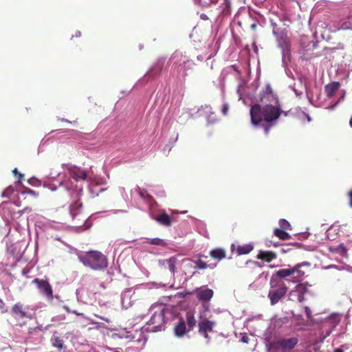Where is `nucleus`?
<instances>
[{
  "label": "nucleus",
  "mask_w": 352,
  "mask_h": 352,
  "mask_svg": "<svg viewBox=\"0 0 352 352\" xmlns=\"http://www.w3.org/2000/svg\"><path fill=\"white\" fill-rule=\"evenodd\" d=\"M272 99H275L272 89L270 85H267L265 89L260 94V102L267 103L271 102Z\"/></svg>",
  "instance_id": "dca6fc26"
},
{
  "label": "nucleus",
  "mask_w": 352,
  "mask_h": 352,
  "mask_svg": "<svg viewBox=\"0 0 352 352\" xmlns=\"http://www.w3.org/2000/svg\"><path fill=\"white\" fill-rule=\"evenodd\" d=\"M336 251L337 253L340 254V255L343 256H347V250L346 247L342 244H340L336 248Z\"/></svg>",
  "instance_id": "473e14b6"
},
{
  "label": "nucleus",
  "mask_w": 352,
  "mask_h": 352,
  "mask_svg": "<svg viewBox=\"0 0 352 352\" xmlns=\"http://www.w3.org/2000/svg\"><path fill=\"white\" fill-rule=\"evenodd\" d=\"M278 43L279 47H280L283 50H287L289 47V43L288 41V38L286 36H280L278 38Z\"/></svg>",
  "instance_id": "cd10ccee"
},
{
  "label": "nucleus",
  "mask_w": 352,
  "mask_h": 352,
  "mask_svg": "<svg viewBox=\"0 0 352 352\" xmlns=\"http://www.w3.org/2000/svg\"><path fill=\"white\" fill-rule=\"evenodd\" d=\"M23 193L30 194V195H32L34 197H36L38 195V194L35 191H34L32 189L28 188H26L25 189V191H24Z\"/></svg>",
  "instance_id": "4c0bfd02"
},
{
  "label": "nucleus",
  "mask_w": 352,
  "mask_h": 352,
  "mask_svg": "<svg viewBox=\"0 0 352 352\" xmlns=\"http://www.w3.org/2000/svg\"><path fill=\"white\" fill-rule=\"evenodd\" d=\"M216 325V322L209 320L208 319H204L198 323V332L206 340V342L209 343L210 338L209 333L214 332V327Z\"/></svg>",
  "instance_id": "423d86ee"
},
{
  "label": "nucleus",
  "mask_w": 352,
  "mask_h": 352,
  "mask_svg": "<svg viewBox=\"0 0 352 352\" xmlns=\"http://www.w3.org/2000/svg\"><path fill=\"white\" fill-rule=\"evenodd\" d=\"M14 191V188L12 186H9L3 190L1 196L2 197L10 198Z\"/></svg>",
  "instance_id": "c756f323"
},
{
  "label": "nucleus",
  "mask_w": 352,
  "mask_h": 352,
  "mask_svg": "<svg viewBox=\"0 0 352 352\" xmlns=\"http://www.w3.org/2000/svg\"><path fill=\"white\" fill-rule=\"evenodd\" d=\"M294 270L291 268L280 269L276 272L272 276H275L277 279L281 280L288 276L294 275Z\"/></svg>",
  "instance_id": "6ab92c4d"
},
{
  "label": "nucleus",
  "mask_w": 352,
  "mask_h": 352,
  "mask_svg": "<svg viewBox=\"0 0 352 352\" xmlns=\"http://www.w3.org/2000/svg\"><path fill=\"white\" fill-rule=\"evenodd\" d=\"M339 87L340 83L338 82H333L332 83L326 85L324 90L327 97H333Z\"/></svg>",
  "instance_id": "4be33fe9"
},
{
  "label": "nucleus",
  "mask_w": 352,
  "mask_h": 352,
  "mask_svg": "<svg viewBox=\"0 0 352 352\" xmlns=\"http://www.w3.org/2000/svg\"><path fill=\"white\" fill-rule=\"evenodd\" d=\"M287 251H288V250H286V249H282V250H281V252H282L283 253H285V252H287Z\"/></svg>",
  "instance_id": "864d4df0"
},
{
  "label": "nucleus",
  "mask_w": 352,
  "mask_h": 352,
  "mask_svg": "<svg viewBox=\"0 0 352 352\" xmlns=\"http://www.w3.org/2000/svg\"><path fill=\"white\" fill-rule=\"evenodd\" d=\"M0 303L1 304V305H0V311L2 314H4L6 312H7L8 309H6V306H5V304L1 301L0 300Z\"/></svg>",
  "instance_id": "58836bf2"
},
{
  "label": "nucleus",
  "mask_w": 352,
  "mask_h": 352,
  "mask_svg": "<svg viewBox=\"0 0 352 352\" xmlns=\"http://www.w3.org/2000/svg\"><path fill=\"white\" fill-rule=\"evenodd\" d=\"M273 126V125H270V124H268V125H267V126H265L264 127V131H265V133L266 135H268V133H269V132H270V128H271V126Z\"/></svg>",
  "instance_id": "79ce46f5"
},
{
  "label": "nucleus",
  "mask_w": 352,
  "mask_h": 352,
  "mask_svg": "<svg viewBox=\"0 0 352 352\" xmlns=\"http://www.w3.org/2000/svg\"><path fill=\"white\" fill-rule=\"evenodd\" d=\"M32 283L36 284L38 289L49 300L53 299V290L51 285L47 280L34 278Z\"/></svg>",
  "instance_id": "6e6552de"
},
{
  "label": "nucleus",
  "mask_w": 352,
  "mask_h": 352,
  "mask_svg": "<svg viewBox=\"0 0 352 352\" xmlns=\"http://www.w3.org/2000/svg\"><path fill=\"white\" fill-rule=\"evenodd\" d=\"M349 125L352 128V116H351V118L350 119V121H349Z\"/></svg>",
  "instance_id": "603ef678"
},
{
  "label": "nucleus",
  "mask_w": 352,
  "mask_h": 352,
  "mask_svg": "<svg viewBox=\"0 0 352 352\" xmlns=\"http://www.w3.org/2000/svg\"><path fill=\"white\" fill-rule=\"evenodd\" d=\"M210 256L214 259L220 261L226 258V252L223 248H217L210 251Z\"/></svg>",
  "instance_id": "a211bd4d"
},
{
  "label": "nucleus",
  "mask_w": 352,
  "mask_h": 352,
  "mask_svg": "<svg viewBox=\"0 0 352 352\" xmlns=\"http://www.w3.org/2000/svg\"><path fill=\"white\" fill-rule=\"evenodd\" d=\"M43 329L41 327H29L28 329V337L27 339L32 338V336L33 335H38L40 336Z\"/></svg>",
  "instance_id": "c85d7f7f"
},
{
  "label": "nucleus",
  "mask_w": 352,
  "mask_h": 352,
  "mask_svg": "<svg viewBox=\"0 0 352 352\" xmlns=\"http://www.w3.org/2000/svg\"><path fill=\"white\" fill-rule=\"evenodd\" d=\"M165 313L162 309L160 311H155L146 324V329L151 332H157L161 331L165 325Z\"/></svg>",
  "instance_id": "39448f33"
},
{
  "label": "nucleus",
  "mask_w": 352,
  "mask_h": 352,
  "mask_svg": "<svg viewBox=\"0 0 352 352\" xmlns=\"http://www.w3.org/2000/svg\"><path fill=\"white\" fill-rule=\"evenodd\" d=\"M215 54H216V50H213L210 52V54H209V56H208V58H207V61H208L209 60H210V59H211V58L215 55ZM207 64H208V62H207Z\"/></svg>",
  "instance_id": "37998d69"
},
{
  "label": "nucleus",
  "mask_w": 352,
  "mask_h": 352,
  "mask_svg": "<svg viewBox=\"0 0 352 352\" xmlns=\"http://www.w3.org/2000/svg\"><path fill=\"white\" fill-rule=\"evenodd\" d=\"M202 257L207 258V256L199 255L198 260L197 261H195V265L194 267L195 269L205 270V269H207L208 267L213 269L216 267L215 264L214 265L208 264L206 262H205L202 259Z\"/></svg>",
  "instance_id": "aec40b11"
},
{
  "label": "nucleus",
  "mask_w": 352,
  "mask_h": 352,
  "mask_svg": "<svg viewBox=\"0 0 352 352\" xmlns=\"http://www.w3.org/2000/svg\"><path fill=\"white\" fill-rule=\"evenodd\" d=\"M148 243L155 245L165 246L166 245V242H164V240L159 238L148 239Z\"/></svg>",
  "instance_id": "2f4dec72"
},
{
  "label": "nucleus",
  "mask_w": 352,
  "mask_h": 352,
  "mask_svg": "<svg viewBox=\"0 0 352 352\" xmlns=\"http://www.w3.org/2000/svg\"><path fill=\"white\" fill-rule=\"evenodd\" d=\"M213 61H214V60H212V63ZM210 68H211V69H212V68H213V67H212V63L211 64Z\"/></svg>",
  "instance_id": "052dcab7"
},
{
  "label": "nucleus",
  "mask_w": 352,
  "mask_h": 352,
  "mask_svg": "<svg viewBox=\"0 0 352 352\" xmlns=\"http://www.w3.org/2000/svg\"><path fill=\"white\" fill-rule=\"evenodd\" d=\"M32 181V179H29L28 182H29V184H30L31 185H33V183Z\"/></svg>",
  "instance_id": "6e6d98bb"
},
{
  "label": "nucleus",
  "mask_w": 352,
  "mask_h": 352,
  "mask_svg": "<svg viewBox=\"0 0 352 352\" xmlns=\"http://www.w3.org/2000/svg\"><path fill=\"white\" fill-rule=\"evenodd\" d=\"M251 27H252V29H254L256 27V24H252Z\"/></svg>",
  "instance_id": "5fc2aeb1"
},
{
  "label": "nucleus",
  "mask_w": 352,
  "mask_h": 352,
  "mask_svg": "<svg viewBox=\"0 0 352 352\" xmlns=\"http://www.w3.org/2000/svg\"><path fill=\"white\" fill-rule=\"evenodd\" d=\"M183 261H184V262H185V261H188V262H189V263H190V259L185 258V259H184V260H183Z\"/></svg>",
  "instance_id": "4d7b16f0"
},
{
  "label": "nucleus",
  "mask_w": 352,
  "mask_h": 352,
  "mask_svg": "<svg viewBox=\"0 0 352 352\" xmlns=\"http://www.w3.org/2000/svg\"><path fill=\"white\" fill-rule=\"evenodd\" d=\"M10 314L14 320L13 324L20 327L26 324V319L32 318L29 306L21 302L15 303L11 307Z\"/></svg>",
  "instance_id": "7ed1b4c3"
},
{
  "label": "nucleus",
  "mask_w": 352,
  "mask_h": 352,
  "mask_svg": "<svg viewBox=\"0 0 352 352\" xmlns=\"http://www.w3.org/2000/svg\"><path fill=\"white\" fill-rule=\"evenodd\" d=\"M186 324L188 331H192L196 326L197 320L194 314L191 311H188L186 314Z\"/></svg>",
  "instance_id": "5701e85b"
},
{
  "label": "nucleus",
  "mask_w": 352,
  "mask_h": 352,
  "mask_svg": "<svg viewBox=\"0 0 352 352\" xmlns=\"http://www.w3.org/2000/svg\"><path fill=\"white\" fill-rule=\"evenodd\" d=\"M195 63L191 60H187L177 67V72L182 74L184 78L192 74L194 72Z\"/></svg>",
  "instance_id": "1a4fd4ad"
},
{
  "label": "nucleus",
  "mask_w": 352,
  "mask_h": 352,
  "mask_svg": "<svg viewBox=\"0 0 352 352\" xmlns=\"http://www.w3.org/2000/svg\"><path fill=\"white\" fill-rule=\"evenodd\" d=\"M270 289L267 296L270 300V304L274 305L286 295L288 287L284 281L277 279L275 276L270 278Z\"/></svg>",
  "instance_id": "f03ea898"
},
{
  "label": "nucleus",
  "mask_w": 352,
  "mask_h": 352,
  "mask_svg": "<svg viewBox=\"0 0 352 352\" xmlns=\"http://www.w3.org/2000/svg\"><path fill=\"white\" fill-rule=\"evenodd\" d=\"M279 226L280 228L284 229L285 230H291V225L286 219H280Z\"/></svg>",
  "instance_id": "72a5a7b5"
},
{
  "label": "nucleus",
  "mask_w": 352,
  "mask_h": 352,
  "mask_svg": "<svg viewBox=\"0 0 352 352\" xmlns=\"http://www.w3.org/2000/svg\"><path fill=\"white\" fill-rule=\"evenodd\" d=\"M197 58L200 61H202L204 60V57L201 55L197 56Z\"/></svg>",
  "instance_id": "8fccbe9b"
},
{
  "label": "nucleus",
  "mask_w": 352,
  "mask_h": 352,
  "mask_svg": "<svg viewBox=\"0 0 352 352\" xmlns=\"http://www.w3.org/2000/svg\"><path fill=\"white\" fill-rule=\"evenodd\" d=\"M340 29L347 30H352V10L350 11V15L340 25Z\"/></svg>",
  "instance_id": "bb28decb"
},
{
  "label": "nucleus",
  "mask_w": 352,
  "mask_h": 352,
  "mask_svg": "<svg viewBox=\"0 0 352 352\" xmlns=\"http://www.w3.org/2000/svg\"><path fill=\"white\" fill-rule=\"evenodd\" d=\"M50 341L52 346L57 348L58 350H62L64 348L63 339L58 336L56 333L52 335Z\"/></svg>",
  "instance_id": "b1692460"
},
{
  "label": "nucleus",
  "mask_w": 352,
  "mask_h": 352,
  "mask_svg": "<svg viewBox=\"0 0 352 352\" xmlns=\"http://www.w3.org/2000/svg\"><path fill=\"white\" fill-rule=\"evenodd\" d=\"M274 234L281 240H287L291 238L290 235L286 232L285 230L280 228L274 229Z\"/></svg>",
  "instance_id": "a878e982"
},
{
  "label": "nucleus",
  "mask_w": 352,
  "mask_h": 352,
  "mask_svg": "<svg viewBox=\"0 0 352 352\" xmlns=\"http://www.w3.org/2000/svg\"><path fill=\"white\" fill-rule=\"evenodd\" d=\"M229 110V105L227 103L223 104L221 111L224 116H227Z\"/></svg>",
  "instance_id": "c9c22d12"
},
{
  "label": "nucleus",
  "mask_w": 352,
  "mask_h": 352,
  "mask_svg": "<svg viewBox=\"0 0 352 352\" xmlns=\"http://www.w3.org/2000/svg\"><path fill=\"white\" fill-rule=\"evenodd\" d=\"M159 263L165 269L169 270L172 274H175L177 272V265L179 263V261L177 257L171 256L168 259L160 260Z\"/></svg>",
  "instance_id": "9b49d317"
},
{
  "label": "nucleus",
  "mask_w": 352,
  "mask_h": 352,
  "mask_svg": "<svg viewBox=\"0 0 352 352\" xmlns=\"http://www.w3.org/2000/svg\"><path fill=\"white\" fill-rule=\"evenodd\" d=\"M242 340H243V342H247V340L245 339V338H244V337H243V338H242Z\"/></svg>",
  "instance_id": "13d9d810"
},
{
  "label": "nucleus",
  "mask_w": 352,
  "mask_h": 352,
  "mask_svg": "<svg viewBox=\"0 0 352 352\" xmlns=\"http://www.w3.org/2000/svg\"><path fill=\"white\" fill-rule=\"evenodd\" d=\"M154 219L160 225L165 227H170L172 223L175 221L173 217L169 216L165 212H162L159 215L154 217Z\"/></svg>",
  "instance_id": "ddd939ff"
},
{
  "label": "nucleus",
  "mask_w": 352,
  "mask_h": 352,
  "mask_svg": "<svg viewBox=\"0 0 352 352\" xmlns=\"http://www.w3.org/2000/svg\"><path fill=\"white\" fill-rule=\"evenodd\" d=\"M95 316H96L97 318H100V319H101V320H102L106 321L107 322H109V320L108 318H104V317L100 316H98V315H96V314H95Z\"/></svg>",
  "instance_id": "09e8293b"
},
{
  "label": "nucleus",
  "mask_w": 352,
  "mask_h": 352,
  "mask_svg": "<svg viewBox=\"0 0 352 352\" xmlns=\"http://www.w3.org/2000/svg\"><path fill=\"white\" fill-rule=\"evenodd\" d=\"M188 327L186 324V321L184 318H179L178 321L174 324V333L178 338L183 337L187 332Z\"/></svg>",
  "instance_id": "f8f14e48"
},
{
  "label": "nucleus",
  "mask_w": 352,
  "mask_h": 352,
  "mask_svg": "<svg viewBox=\"0 0 352 352\" xmlns=\"http://www.w3.org/2000/svg\"><path fill=\"white\" fill-rule=\"evenodd\" d=\"M60 186H65L67 190L72 188V185L69 184L68 181L62 182L59 184Z\"/></svg>",
  "instance_id": "f704fd0d"
},
{
  "label": "nucleus",
  "mask_w": 352,
  "mask_h": 352,
  "mask_svg": "<svg viewBox=\"0 0 352 352\" xmlns=\"http://www.w3.org/2000/svg\"><path fill=\"white\" fill-rule=\"evenodd\" d=\"M298 343V338H282L275 342V346L282 352H290Z\"/></svg>",
  "instance_id": "0eeeda50"
},
{
  "label": "nucleus",
  "mask_w": 352,
  "mask_h": 352,
  "mask_svg": "<svg viewBox=\"0 0 352 352\" xmlns=\"http://www.w3.org/2000/svg\"><path fill=\"white\" fill-rule=\"evenodd\" d=\"M296 292L297 293L305 294L308 292V286L307 284L305 283H300L297 285L296 287Z\"/></svg>",
  "instance_id": "7c9ffc66"
},
{
  "label": "nucleus",
  "mask_w": 352,
  "mask_h": 352,
  "mask_svg": "<svg viewBox=\"0 0 352 352\" xmlns=\"http://www.w3.org/2000/svg\"><path fill=\"white\" fill-rule=\"evenodd\" d=\"M59 120L62 122H66V123H69V124H72L74 125H77L78 124V121H77V119L75 120H73V121H69L67 119H65V118H61V119H59Z\"/></svg>",
  "instance_id": "e433bc0d"
},
{
  "label": "nucleus",
  "mask_w": 352,
  "mask_h": 352,
  "mask_svg": "<svg viewBox=\"0 0 352 352\" xmlns=\"http://www.w3.org/2000/svg\"><path fill=\"white\" fill-rule=\"evenodd\" d=\"M297 298H298V300L299 302H303V301L305 300V294L298 293V297H297Z\"/></svg>",
  "instance_id": "a19ab883"
},
{
  "label": "nucleus",
  "mask_w": 352,
  "mask_h": 352,
  "mask_svg": "<svg viewBox=\"0 0 352 352\" xmlns=\"http://www.w3.org/2000/svg\"><path fill=\"white\" fill-rule=\"evenodd\" d=\"M348 195L350 198L349 206L352 208V190L349 191Z\"/></svg>",
  "instance_id": "c03bdc74"
},
{
  "label": "nucleus",
  "mask_w": 352,
  "mask_h": 352,
  "mask_svg": "<svg viewBox=\"0 0 352 352\" xmlns=\"http://www.w3.org/2000/svg\"><path fill=\"white\" fill-rule=\"evenodd\" d=\"M17 175L19 177V180L16 182V183L19 184V183H21V179L23 178L24 175L21 173H18Z\"/></svg>",
  "instance_id": "49530a36"
},
{
  "label": "nucleus",
  "mask_w": 352,
  "mask_h": 352,
  "mask_svg": "<svg viewBox=\"0 0 352 352\" xmlns=\"http://www.w3.org/2000/svg\"><path fill=\"white\" fill-rule=\"evenodd\" d=\"M281 113L282 110L279 106L265 104L262 107L261 104H255L250 109L251 122L254 126L258 125L262 121L274 125Z\"/></svg>",
  "instance_id": "f257e3e1"
},
{
  "label": "nucleus",
  "mask_w": 352,
  "mask_h": 352,
  "mask_svg": "<svg viewBox=\"0 0 352 352\" xmlns=\"http://www.w3.org/2000/svg\"><path fill=\"white\" fill-rule=\"evenodd\" d=\"M213 291L211 289L206 288V289H199L197 292V298L203 302L209 301L213 296Z\"/></svg>",
  "instance_id": "4468645a"
},
{
  "label": "nucleus",
  "mask_w": 352,
  "mask_h": 352,
  "mask_svg": "<svg viewBox=\"0 0 352 352\" xmlns=\"http://www.w3.org/2000/svg\"><path fill=\"white\" fill-rule=\"evenodd\" d=\"M49 188L52 190V191H54V190H56V187L54 184H49Z\"/></svg>",
  "instance_id": "de8ad7c7"
},
{
  "label": "nucleus",
  "mask_w": 352,
  "mask_h": 352,
  "mask_svg": "<svg viewBox=\"0 0 352 352\" xmlns=\"http://www.w3.org/2000/svg\"><path fill=\"white\" fill-rule=\"evenodd\" d=\"M254 249L252 244H245L238 245L236 248V253L238 255L248 254Z\"/></svg>",
  "instance_id": "393cba45"
},
{
  "label": "nucleus",
  "mask_w": 352,
  "mask_h": 352,
  "mask_svg": "<svg viewBox=\"0 0 352 352\" xmlns=\"http://www.w3.org/2000/svg\"><path fill=\"white\" fill-rule=\"evenodd\" d=\"M344 346V345H342L340 346V347L335 349L333 350V352H344V350L342 349Z\"/></svg>",
  "instance_id": "a18cd8bd"
},
{
  "label": "nucleus",
  "mask_w": 352,
  "mask_h": 352,
  "mask_svg": "<svg viewBox=\"0 0 352 352\" xmlns=\"http://www.w3.org/2000/svg\"><path fill=\"white\" fill-rule=\"evenodd\" d=\"M258 259L270 263L277 258V254L272 251L260 250L256 256Z\"/></svg>",
  "instance_id": "2eb2a0df"
},
{
  "label": "nucleus",
  "mask_w": 352,
  "mask_h": 352,
  "mask_svg": "<svg viewBox=\"0 0 352 352\" xmlns=\"http://www.w3.org/2000/svg\"><path fill=\"white\" fill-rule=\"evenodd\" d=\"M305 312L307 318H310L311 316V311L308 307H305Z\"/></svg>",
  "instance_id": "ea45409f"
},
{
  "label": "nucleus",
  "mask_w": 352,
  "mask_h": 352,
  "mask_svg": "<svg viewBox=\"0 0 352 352\" xmlns=\"http://www.w3.org/2000/svg\"><path fill=\"white\" fill-rule=\"evenodd\" d=\"M309 266V263H299L294 267H292L294 270V278H295V281H300L305 276V272L301 270V267L303 266Z\"/></svg>",
  "instance_id": "f3484780"
},
{
  "label": "nucleus",
  "mask_w": 352,
  "mask_h": 352,
  "mask_svg": "<svg viewBox=\"0 0 352 352\" xmlns=\"http://www.w3.org/2000/svg\"><path fill=\"white\" fill-rule=\"evenodd\" d=\"M213 2L214 0H212ZM217 2L219 3L220 8H221V14L228 15L231 12V0H217Z\"/></svg>",
  "instance_id": "412c9836"
},
{
  "label": "nucleus",
  "mask_w": 352,
  "mask_h": 352,
  "mask_svg": "<svg viewBox=\"0 0 352 352\" xmlns=\"http://www.w3.org/2000/svg\"><path fill=\"white\" fill-rule=\"evenodd\" d=\"M12 173H13L15 175H18V173H19L18 172V170H17V168H15L12 170Z\"/></svg>",
  "instance_id": "3c124183"
},
{
  "label": "nucleus",
  "mask_w": 352,
  "mask_h": 352,
  "mask_svg": "<svg viewBox=\"0 0 352 352\" xmlns=\"http://www.w3.org/2000/svg\"><path fill=\"white\" fill-rule=\"evenodd\" d=\"M68 173V181L74 179L76 182H78L80 179H86L87 177V172L76 166L69 168Z\"/></svg>",
  "instance_id": "9d476101"
},
{
  "label": "nucleus",
  "mask_w": 352,
  "mask_h": 352,
  "mask_svg": "<svg viewBox=\"0 0 352 352\" xmlns=\"http://www.w3.org/2000/svg\"><path fill=\"white\" fill-rule=\"evenodd\" d=\"M234 245L232 244V251H233V250H234Z\"/></svg>",
  "instance_id": "bf43d9fd"
},
{
  "label": "nucleus",
  "mask_w": 352,
  "mask_h": 352,
  "mask_svg": "<svg viewBox=\"0 0 352 352\" xmlns=\"http://www.w3.org/2000/svg\"><path fill=\"white\" fill-rule=\"evenodd\" d=\"M79 260L84 265L94 270L105 268L108 264L106 256L97 251H90L85 256H80Z\"/></svg>",
  "instance_id": "20e7f679"
}]
</instances>
